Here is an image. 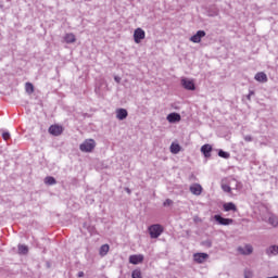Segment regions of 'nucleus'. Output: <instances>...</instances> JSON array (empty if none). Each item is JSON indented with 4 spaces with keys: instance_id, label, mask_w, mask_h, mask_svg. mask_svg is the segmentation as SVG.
<instances>
[{
    "instance_id": "nucleus-8",
    "label": "nucleus",
    "mask_w": 278,
    "mask_h": 278,
    "mask_svg": "<svg viewBox=\"0 0 278 278\" xmlns=\"http://www.w3.org/2000/svg\"><path fill=\"white\" fill-rule=\"evenodd\" d=\"M214 219L218 223V225H224V226L233 225V219H231V218H224L220 215H215Z\"/></svg>"
},
{
    "instance_id": "nucleus-12",
    "label": "nucleus",
    "mask_w": 278,
    "mask_h": 278,
    "mask_svg": "<svg viewBox=\"0 0 278 278\" xmlns=\"http://www.w3.org/2000/svg\"><path fill=\"white\" fill-rule=\"evenodd\" d=\"M201 153H203L204 157H212V146L207 143L202 146Z\"/></svg>"
},
{
    "instance_id": "nucleus-15",
    "label": "nucleus",
    "mask_w": 278,
    "mask_h": 278,
    "mask_svg": "<svg viewBox=\"0 0 278 278\" xmlns=\"http://www.w3.org/2000/svg\"><path fill=\"white\" fill-rule=\"evenodd\" d=\"M224 212H238V206L233 202H228L223 205Z\"/></svg>"
},
{
    "instance_id": "nucleus-9",
    "label": "nucleus",
    "mask_w": 278,
    "mask_h": 278,
    "mask_svg": "<svg viewBox=\"0 0 278 278\" xmlns=\"http://www.w3.org/2000/svg\"><path fill=\"white\" fill-rule=\"evenodd\" d=\"M202 38H205V31L204 30H198L195 35H193L191 38H190V41L191 42H194V43H199L201 42V39Z\"/></svg>"
},
{
    "instance_id": "nucleus-3",
    "label": "nucleus",
    "mask_w": 278,
    "mask_h": 278,
    "mask_svg": "<svg viewBox=\"0 0 278 278\" xmlns=\"http://www.w3.org/2000/svg\"><path fill=\"white\" fill-rule=\"evenodd\" d=\"M144 38H147V33H144V29L136 28L134 31V41L136 45H140Z\"/></svg>"
},
{
    "instance_id": "nucleus-18",
    "label": "nucleus",
    "mask_w": 278,
    "mask_h": 278,
    "mask_svg": "<svg viewBox=\"0 0 278 278\" xmlns=\"http://www.w3.org/2000/svg\"><path fill=\"white\" fill-rule=\"evenodd\" d=\"M169 151H170V153H173L174 155H177V153H179V151H181V146H179V143L173 142V143L170 144Z\"/></svg>"
},
{
    "instance_id": "nucleus-10",
    "label": "nucleus",
    "mask_w": 278,
    "mask_h": 278,
    "mask_svg": "<svg viewBox=\"0 0 278 278\" xmlns=\"http://www.w3.org/2000/svg\"><path fill=\"white\" fill-rule=\"evenodd\" d=\"M207 257H208L207 253H195L193 255V260L194 262H197V264H203V262H205Z\"/></svg>"
},
{
    "instance_id": "nucleus-22",
    "label": "nucleus",
    "mask_w": 278,
    "mask_h": 278,
    "mask_svg": "<svg viewBox=\"0 0 278 278\" xmlns=\"http://www.w3.org/2000/svg\"><path fill=\"white\" fill-rule=\"evenodd\" d=\"M45 184H47L48 186H55L56 181L55 178H53L52 176H48L45 178Z\"/></svg>"
},
{
    "instance_id": "nucleus-2",
    "label": "nucleus",
    "mask_w": 278,
    "mask_h": 278,
    "mask_svg": "<svg viewBox=\"0 0 278 278\" xmlns=\"http://www.w3.org/2000/svg\"><path fill=\"white\" fill-rule=\"evenodd\" d=\"M150 238H160L164 233V227L160 224H154L149 227Z\"/></svg>"
},
{
    "instance_id": "nucleus-32",
    "label": "nucleus",
    "mask_w": 278,
    "mask_h": 278,
    "mask_svg": "<svg viewBox=\"0 0 278 278\" xmlns=\"http://www.w3.org/2000/svg\"><path fill=\"white\" fill-rule=\"evenodd\" d=\"M115 81H117V84H121V78H118L117 76H115Z\"/></svg>"
},
{
    "instance_id": "nucleus-33",
    "label": "nucleus",
    "mask_w": 278,
    "mask_h": 278,
    "mask_svg": "<svg viewBox=\"0 0 278 278\" xmlns=\"http://www.w3.org/2000/svg\"><path fill=\"white\" fill-rule=\"evenodd\" d=\"M78 277H84V271H79Z\"/></svg>"
},
{
    "instance_id": "nucleus-30",
    "label": "nucleus",
    "mask_w": 278,
    "mask_h": 278,
    "mask_svg": "<svg viewBox=\"0 0 278 278\" xmlns=\"http://www.w3.org/2000/svg\"><path fill=\"white\" fill-rule=\"evenodd\" d=\"M244 140H245V142H251V141L253 140V137H251V136H245V137H244Z\"/></svg>"
},
{
    "instance_id": "nucleus-31",
    "label": "nucleus",
    "mask_w": 278,
    "mask_h": 278,
    "mask_svg": "<svg viewBox=\"0 0 278 278\" xmlns=\"http://www.w3.org/2000/svg\"><path fill=\"white\" fill-rule=\"evenodd\" d=\"M251 277H253V274H251V273H245V278H251Z\"/></svg>"
},
{
    "instance_id": "nucleus-5",
    "label": "nucleus",
    "mask_w": 278,
    "mask_h": 278,
    "mask_svg": "<svg viewBox=\"0 0 278 278\" xmlns=\"http://www.w3.org/2000/svg\"><path fill=\"white\" fill-rule=\"evenodd\" d=\"M191 194H194L195 197H201L203 193V187L200 184H193L189 188Z\"/></svg>"
},
{
    "instance_id": "nucleus-14",
    "label": "nucleus",
    "mask_w": 278,
    "mask_h": 278,
    "mask_svg": "<svg viewBox=\"0 0 278 278\" xmlns=\"http://www.w3.org/2000/svg\"><path fill=\"white\" fill-rule=\"evenodd\" d=\"M168 123H179L181 121V115L178 113H170L167 115Z\"/></svg>"
},
{
    "instance_id": "nucleus-11",
    "label": "nucleus",
    "mask_w": 278,
    "mask_h": 278,
    "mask_svg": "<svg viewBox=\"0 0 278 278\" xmlns=\"http://www.w3.org/2000/svg\"><path fill=\"white\" fill-rule=\"evenodd\" d=\"M254 79L261 84H266V81H268V76L264 72H258L255 74Z\"/></svg>"
},
{
    "instance_id": "nucleus-28",
    "label": "nucleus",
    "mask_w": 278,
    "mask_h": 278,
    "mask_svg": "<svg viewBox=\"0 0 278 278\" xmlns=\"http://www.w3.org/2000/svg\"><path fill=\"white\" fill-rule=\"evenodd\" d=\"M164 207H170V205H173V200L170 199H166L163 203Z\"/></svg>"
},
{
    "instance_id": "nucleus-20",
    "label": "nucleus",
    "mask_w": 278,
    "mask_h": 278,
    "mask_svg": "<svg viewBox=\"0 0 278 278\" xmlns=\"http://www.w3.org/2000/svg\"><path fill=\"white\" fill-rule=\"evenodd\" d=\"M267 255H278V245H271L267 249Z\"/></svg>"
},
{
    "instance_id": "nucleus-4",
    "label": "nucleus",
    "mask_w": 278,
    "mask_h": 278,
    "mask_svg": "<svg viewBox=\"0 0 278 278\" xmlns=\"http://www.w3.org/2000/svg\"><path fill=\"white\" fill-rule=\"evenodd\" d=\"M48 131L49 134H51V136H62V134L64 132V127L54 124L49 127Z\"/></svg>"
},
{
    "instance_id": "nucleus-7",
    "label": "nucleus",
    "mask_w": 278,
    "mask_h": 278,
    "mask_svg": "<svg viewBox=\"0 0 278 278\" xmlns=\"http://www.w3.org/2000/svg\"><path fill=\"white\" fill-rule=\"evenodd\" d=\"M181 86L185 90H195L194 80H190L188 78L181 79Z\"/></svg>"
},
{
    "instance_id": "nucleus-6",
    "label": "nucleus",
    "mask_w": 278,
    "mask_h": 278,
    "mask_svg": "<svg viewBox=\"0 0 278 278\" xmlns=\"http://www.w3.org/2000/svg\"><path fill=\"white\" fill-rule=\"evenodd\" d=\"M144 262V255L134 254L129 256V264L138 265Z\"/></svg>"
},
{
    "instance_id": "nucleus-19",
    "label": "nucleus",
    "mask_w": 278,
    "mask_h": 278,
    "mask_svg": "<svg viewBox=\"0 0 278 278\" xmlns=\"http://www.w3.org/2000/svg\"><path fill=\"white\" fill-rule=\"evenodd\" d=\"M108 253H110V245L109 244H103L100 248V255H101V257H105V255H108Z\"/></svg>"
},
{
    "instance_id": "nucleus-26",
    "label": "nucleus",
    "mask_w": 278,
    "mask_h": 278,
    "mask_svg": "<svg viewBox=\"0 0 278 278\" xmlns=\"http://www.w3.org/2000/svg\"><path fill=\"white\" fill-rule=\"evenodd\" d=\"M218 155H219V157H224V160H229V153L228 152L219 150Z\"/></svg>"
},
{
    "instance_id": "nucleus-16",
    "label": "nucleus",
    "mask_w": 278,
    "mask_h": 278,
    "mask_svg": "<svg viewBox=\"0 0 278 278\" xmlns=\"http://www.w3.org/2000/svg\"><path fill=\"white\" fill-rule=\"evenodd\" d=\"M127 110L125 109H118L116 111V118H118V121H125V118H127Z\"/></svg>"
},
{
    "instance_id": "nucleus-17",
    "label": "nucleus",
    "mask_w": 278,
    "mask_h": 278,
    "mask_svg": "<svg viewBox=\"0 0 278 278\" xmlns=\"http://www.w3.org/2000/svg\"><path fill=\"white\" fill-rule=\"evenodd\" d=\"M64 40L67 45H73V42H76L77 38L75 37V34L70 33L65 35Z\"/></svg>"
},
{
    "instance_id": "nucleus-23",
    "label": "nucleus",
    "mask_w": 278,
    "mask_h": 278,
    "mask_svg": "<svg viewBox=\"0 0 278 278\" xmlns=\"http://www.w3.org/2000/svg\"><path fill=\"white\" fill-rule=\"evenodd\" d=\"M25 90L28 92V94H34V85L31 83H26Z\"/></svg>"
},
{
    "instance_id": "nucleus-13",
    "label": "nucleus",
    "mask_w": 278,
    "mask_h": 278,
    "mask_svg": "<svg viewBox=\"0 0 278 278\" xmlns=\"http://www.w3.org/2000/svg\"><path fill=\"white\" fill-rule=\"evenodd\" d=\"M238 251L241 255H251V253H253V247L251 244H247L244 248H238Z\"/></svg>"
},
{
    "instance_id": "nucleus-1",
    "label": "nucleus",
    "mask_w": 278,
    "mask_h": 278,
    "mask_svg": "<svg viewBox=\"0 0 278 278\" xmlns=\"http://www.w3.org/2000/svg\"><path fill=\"white\" fill-rule=\"evenodd\" d=\"M94 147H97V142L94 139H86L80 146L79 149L83 153H92L94 151Z\"/></svg>"
},
{
    "instance_id": "nucleus-25",
    "label": "nucleus",
    "mask_w": 278,
    "mask_h": 278,
    "mask_svg": "<svg viewBox=\"0 0 278 278\" xmlns=\"http://www.w3.org/2000/svg\"><path fill=\"white\" fill-rule=\"evenodd\" d=\"M132 278H142V271L140 269H135L131 273Z\"/></svg>"
},
{
    "instance_id": "nucleus-34",
    "label": "nucleus",
    "mask_w": 278,
    "mask_h": 278,
    "mask_svg": "<svg viewBox=\"0 0 278 278\" xmlns=\"http://www.w3.org/2000/svg\"><path fill=\"white\" fill-rule=\"evenodd\" d=\"M251 94H253V91L250 92V94L248 96V99H251Z\"/></svg>"
},
{
    "instance_id": "nucleus-29",
    "label": "nucleus",
    "mask_w": 278,
    "mask_h": 278,
    "mask_svg": "<svg viewBox=\"0 0 278 278\" xmlns=\"http://www.w3.org/2000/svg\"><path fill=\"white\" fill-rule=\"evenodd\" d=\"M2 138L3 140H8L10 138V132H3Z\"/></svg>"
},
{
    "instance_id": "nucleus-24",
    "label": "nucleus",
    "mask_w": 278,
    "mask_h": 278,
    "mask_svg": "<svg viewBox=\"0 0 278 278\" xmlns=\"http://www.w3.org/2000/svg\"><path fill=\"white\" fill-rule=\"evenodd\" d=\"M269 224H271L273 227H278V217L273 215L269 217Z\"/></svg>"
},
{
    "instance_id": "nucleus-27",
    "label": "nucleus",
    "mask_w": 278,
    "mask_h": 278,
    "mask_svg": "<svg viewBox=\"0 0 278 278\" xmlns=\"http://www.w3.org/2000/svg\"><path fill=\"white\" fill-rule=\"evenodd\" d=\"M222 189L224 192H231V187H229V185L222 184Z\"/></svg>"
},
{
    "instance_id": "nucleus-21",
    "label": "nucleus",
    "mask_w": 278,
    "mask_h": 278,
    "mask_svg": "<svg viewBox=\"0 0 278 278\" xmlns=\"http://www.w3.org/2000/svg\"><path fill=\"white\" fill-rule=\"evenodd\" d=\"M18 253L20 255H27V253H29V249L27 245H18Z\"/></svg>"
}]
</instances>
